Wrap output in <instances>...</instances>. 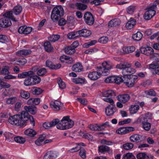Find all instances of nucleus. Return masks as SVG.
Instances as JSON below:
<instances>
[{
  "label": "nucleus",
  "instance_id": "28",
  "mask_svg": "<svg viewBox=\"0 0 159 159\" xmlns=\"http://www.w3.org/2000/svg\"><path fill=\"white\" fill-rule=\"evenodd\" d=\"M32 76H28L24 80V84L26 86L34 85V82L32 81Z\"/></svg>",
  "mask_w": 159,
  "mask_h": 159
},
{
  "label": "nucleus",
  "instance_id": "5",
  "mask_svg": "<svg viewBox=\"0 0 159 159\" xmlns=\"http://www.w3.org/2000/svg\"><path fill=\"white\" fill-rule=\"evenodd\" d=\"M20 117L25 125H26L27 122L29 120L30 123L32 124L33 126H34L35 121L33 117L29 115L26 111H23L20 115Z\"/></svg>",
  "mask_w": 159,
  "mask_h": 159
},
{
  "label": "nucleus",
  "instance_id": "10",
  "mask_svg": "<svg viewBox=\"0 0 159 159\" xmlns=\"http://www.w3.org/2000/svg\"><path fill=\"white\" fill-rule=\"evenodd\" d=\"M117 99L119 101L125 103L128 102L130 99V96L127 94H120L117 97Z\"/></svg>",
  "mask_w": 159,
  "mask_h": 159
},
{
  "label": "nucleus",
  "instance_id": "1",
  "mask_svg": "<svg viewBox=\"0 0 159 159\" xmlns=\"http://www.w3.org/2000/svg\"><path fill=\"white\" fill-rule=\"evenodd\" d=\"M130 65L127 63H120L116 66V68L122 70V73L123 75V82L129 87L133 86L135 83V81L138 78V76L135 75H130L135 72L134 69L130 67Z\"/></svg>",
  "mask_w": 159,
  "mask_h": 159
},
{
  "label": "nucleus",
  "instance_id": "53",
  "mask_svg": "<svg viewBox=\"0 0 159 159\" xmlns=\"http://www.w3.org/2000/svg\"><path fill=\"white\" fill-rule=\"evenodd\" d=\"M116 132L120 134H124L127 133L125 127H122L116 130Z\"/></svg>",
  "mask_w": 159,
  "mask_h": 159
},
{
  "label": "nucleus",
  "instance_id": "50",
  "mask_svg": "<svg viewBox=\"0 0 159 159\" xmlns=\"http://www.w3.org/2000/svg\"><path fill=\"white\" fill-rule=\"evenodd\" d=\"M60 38V36L59 35H54L48 38L49 40L52 42H55L57 41Z\"/></svg>",
  "mask_w": 159,
  "mask_h": 159
},
{
  "label": "nucleus",
  "instance_id": "46",
  "mask_svg": "<svg viewBox=\"0 0 159 159\" xmlns=\"http://www.w3.org/2000/svg\"><path fill=\"white\" fill-rule=\"evenodd\" d=\"M143 128L146 131H149L151 127V124L147 121H143Z\"/></svg>",
  "mask_w": 159,
  "mask_h": 159
},
{
  "label": "nucleus",
  "instance_id": "21",
  "mask_svg": "<svg viewBox=\"0 0 159 159\" xmlns=\"http://www.w3.org/2000/svg\"><path fill=\"white\" fill-rule=\"evenodd\" d=\"M100 76V75L98 72L93 71L89 73L88 75V77L92 80L98 79Z\"/></svg>",
  "mask_w": 159,
  "mask_h": 159
},
{
  "label": "nucleus",
  "instance_id": "45",
  "mask_svg": "<svg viewBox=\"0 0 159 159\" xmlns=\"http://www.w3.org/2000/svg\"><path fill=\"white\" fill-rule=\"evenodd\" d=\"M135 157L131 153H127L123 156L122 159H135Z\"/></svg>",
  "mask_w": 159,
  "mask_h": 159
},
{
  "label": "nucleus",
  "instance_id": "29",
  "mask_svg": "<svg viewBox=\"0 0 159 159\" xmlns=\"http://www.w3.org/2000/svg\"><path fill=\"white\" fill-rule=\"evenodd\" d=\"M12 12V11H10L6 12L3 15V16H4V17H7L8 19H9V20L11 19L12 20L15 22L17 21L18 20H16L13 16Z\"/></svg>",
  "mask_w": 159,
  "mask_h": 159
},
{
  "label": "nucleus",
  "instance_id": "58",
  "mask_svg": "<svg viewBox=\"0 0 159 159\" xmlns=\"http://www.w3.org/2000/svg\"><path fill=\"white\" fill-rule=\"evenodd\" d=\"M135 9V7L134 6H131L128 7L126 9V11L129 14H133Z\"/></svg>",
  "mask_w": 159,
  "mask_h": 159
},
{
  "label": "nucleus",
  "instance_id": "59",
  "mask_svg": "<svg viewBox=\"0 0 159 159\" xmlns=\"http://www.w3.org/2000/svg\"><path fill=\"white\" fill-rule=\"evenodd\" d=\"M79 155L82 158L85 159L86 158V151L84 149H81L79 152Z\"/></svg>",
  "mask_w": 159,
  "mask_h": 159
},
{
  "label": "nucleus",
  "instance_id": "51",
  "mask_svg": "<svg viewBox=\"0 0 159 159\" xmlns=\"http://www.w3.org/2000/svg\"><path fill=\"white\" fill-rule=\"evenodd\" d=\"M114 78V82L117 84H120L121 82H123L124 78L119 76H113Z\"/></svg>",
  "mask_w": 159,
  "mask_h": 159
},
{
  "label": "nucleus",
  "instance_id": "13",
  "mask_svg": "<svg viewBox=\"0 0 159 159\" xmlns=\"http://www.w3.org/2000/svg\"><path fill=\"white\" fill-rule=\"evenodd\" d=\"M61 103L57 100H55L54 102L52 101L51 102V106L54 111H58L60 109V107L62 106Z\"/></svg>",
  "mask_w": 159,
  "mask_h": 159
},
{
  "label": "nucleus",
  "instance_id": "26",
  "mask_svg": "<svg viewBox=\"0 0 159 159\" xmlns=\"http://www.w3.org/2000/svg\"><path fill=\"white\" fill-rule=\"evenodd\" d=\"M19 115L18 114L15 115L13 116H10L8 119L9 122L12 125H15L16 121H17Z\"/></svg>",
  "mask_w": 159,
  "mask_h": 159
},
{
  "label": "nucleus",
  "instance_id": "6",
  "mask_svg": "<svg viewBox=\"0 0 159 159\" xmlns=\"http://www.w3.org/2000/svg\"><path fill=\"white\" fill-rule=\"evenodd\" d=\"M85 23L88 25H93L94 22V19L93 15L90 12H86L84 16Z\"/></svg>",
  "mask_w": 159,
  "mask_h": 159
},
{
  "label": "nucleus",
  "instance_id": "33",
  "mask_svg": "<svg viewBox=\"0 0 159 159\" xmlns=\"http://www.w3.org/2000/svg\"><path fill=\"white\" fill-rule=\"evenodd\" d=\"M44 46L45 50L47 52H51L53 49V48L48 41L45 42L44 44Z\"/></svg>",
  "mask_w": 159,
  "mask_h": 159
},
{
  "label": "nucleus",
  "instance_id": "34",
  "mask_svg": "<svg viewBox=\"0 0 159 159\" xmlns=\"http://www.w3.org/2000/svg\"><path fill=\"white\" fill-rule=\"evenodd\" d=\"M45 134L40 135L39 138L35 141V143L38 146H40L42 144L45 138Z\"/></svg>",
  "mask_w": 159,
  "mask_h": 159
},
{
  "label": "nucleus",
  "instance_id": "9",
  "mask_svg": "<svg viewBox=\"0 0 159 159\" xmlns=\"http://www.w3.org/2000/svg\"><path fill=\"white\" fill-rule=\"evenodd\" d=\"M32 29L31 27H27L25 25L20 26L18 30V32L20 34H30L32 31Z\"/></svg>",
  "mask_w": 159,
  "mask_h": 159
},
{
  "label": "nucleus",
  "instance_id": "17",
  "mask_svg": "<svg viewBox=\"0 0 159 159\" xmlns=\"http://www.w3.org/2000/svg\"><path fill=\"white\" fill-rule=\"evenodd\" d=\"M34 74L33 71H26L18 74V77L20 79H23L28 76H32Z\"/></svg>",
  "mask_w": 159,
  "mask_h": 159
},
{
  "label": "nucleus",
  "instance_id": "41",
  "mask_svg": "<svg viewBox=\"0 0 159 159\" xmlns=\"http://www.w3.org/2000/svg\"><path fill=\"white\" fill-rule=\"evenodd\" d=\"M31 91L33 94L39 95L42 93L43 90L39 88L34 87L32 88Z\"/></svg>",
  "mask_w": 159,
  "mask_h": 159
},
{
  "label": "nucleus",
  "instance_id": "64",
  "mask_svg": "<svg viewBox=\"0 0 159 159\" xmlns=\"http://www.w3.org/2000/svg\"><path fill=\"white\" fill-rule=\"evenodd\" d=\"M146 94L152 96H155L156 95V93L155 91L152 89L146 91L145 92Z\"/></svg>",
  "mask_w": 159,
  "mask_h": 159
},
{
  "label": "nucleus",
  "instance_id": "25",
  "mask_svg": "<svg viewBox=\"0 0 159 159\" xmlns=\"http://www.w3.org/2000/svg\"><path fill=\"white\" fill-rule=\"evenodd\" d=\"M136 23V20L131 18L126 24V27L127 29H131L133 28Z\"/></svg>",
  "mask_w": 159,
  "mask_h": 159
},
{
  "label": "nucleus",
  "instance_id": "15",
  "mask_svg": "<svg viewBox=\"0 0 159 159\" xmlns=\"http://www.w3.org/2000/svg\"><path fill=\"white\" fill-rule=\"evenodd\" d=\"M131 141L133 142H139L143 141L144 139L143 138V136L139 134H134L130 137Z\"/></svg>",
  "mask_w": 159,
  "mask_h": 159
},
{
  "label": "nucleus",
  "instance_id": "62",
  "mask_svg": "<svg viewBox=\"0 0 159 159\" xmlns=\"http://www.w3.org/2000/svg\"><path fill=\"white\" fill-rule=\"evenodd\" d=\"M58 83L59 87L61 89H64L66 87L65 84L62 81L61 79H60V80L58 81Z\"/></svg>",
  "mask_w": 159,
  "mask_h": 159
},
{
  "label": "nucleus",
  "instance_id": "43",
  "mask_svg": "<svg viewBox=\"0 0 159 159\" xmlns=\"http://www.w3.org/2000/svg\"><path fill=\"white\" fill-rule=\"evenodd\" d=\"M110 150V148L106 145H102L98 147V151L101 153L107 152Z\"/></svg>",
  "mask_w": 159,
  "mask_h": 159
},
{
  "label": "nucleus",
  "instance_id": "36",
  "mask_svg": "<svg viewBox=\"0 0 159 159\" xmlns=\"http://www.w3.org/2000/svg\"><path fill=\"white\" fill-rule=\"evenodd\" d=\"M135 47L133 46L124 47L123 48V51L125 53H132L135 50Z\"/></svg>",
  "mask_w": 159,
  "mask_h": 159
},
{
  "label": "nucleus",
  "instance_id": "38",
  "mask_svg": "<svg viewBox=\"0 0 159 159\" xmlns=\"http://www.w3.org/2000/svg\"><path fill=\"white\" fill-rule=\"evenodd\" d=\"M143 35L140 32H137L133 35L132 38L135 41H139L142 38Z\"/></svg>",
  "mask_w": 159,
  "mask_h": 159
},
{
  "label": "nucleus",
  "instance_id": "7",
  "mask_svg": "<svg viewBox=\"0 0 159 159\" xmlns=\"http://www.w3.org/2000/svg\"><path fill=\"white\" fill-rule=\"evenodd\" d=\"M116 111V108L115 105H109L106 108L105 112L107 116H111L114 114Z\"/></svg>",
  "mask_w": 159,
  "mask_h": 159
},
{
  "label": "nucleus",
  "instance_id": "24",
  "mask_svg": "<svg viewBox=\"0 0 159 159\" xmlns=\"http://www.w3.org/2000/svg\"><path fill=\"white\" fill-rule=\"evenodd\" d=\"M137 159H152L153 157L149 156L145 153H140L137 154Z\"/></svg>",
  "mask_w": 159,
  "mask_h": 159
},
{
  "label": "nucleus",
  "instance_id": "11",
  "mask_svg": "<svg viewBox=\"0 0 159 159\" xmlns=\"http://www.w3.org/2000/svg\"><path fill=\"white\" fill-rule=\"evenodd\" d=\"M140 51L142 53L147 56L153 54L154 53L153 49L150 47H147L146 48L141 47Z\"/></svg>",
  "mask_w": 159,
  "mask_h": 159
},
{
  "label": "nucleus",
  "instance_id": "31",
  "mask_svg": "<svg viewBox=\"0 0 159 159\" xmlns=\"http://www.w3.org/2000/svg\"><path fill=\"white\" fill-rule=\"evenodd\" d=\"M24 133L25 135L30 137H34L36 134V132L34 130L31 129H26Z\"/></svg>",
  "mask_w": 159,
  "mask_h": 159
},
{
  "label": "nucleus",
  "instance_id": "8",
  "mask_svg": "<svg viewBox=\"0 0 159 159\" xmlns=\"http://www.w3.org/2000/svg\"><path fill=\"white\" fill-rule=\"evenodd\" d=\"M12 23L11 20L7 17H3L0 19V27L6 28L11 26Z\"/></svg>",
  "mask_w": 159,
  "mask_h": 159
},
{
  "label": "nucleus",
  "instance_id": "39",
  "mask_svg": "<svg viewBox=\"0 0 159 159\" xmlns=\"http://www.w3.org/2000/svg\"><path fill=\"white\" fill-rule=\"evenodd\" d=\"M75 6L77 7L78 10L81 11L84 10L87 7V5L81 3H76Z\"/></svg>",
  "mask_w": 159,
  "mask_h": 159
},
{
  "label": "nucleus",
  "instance_id": "63",
  "mask_svg": "<svg viewBox=\"0 0 159 159\" xmlns=\"http://www.w3.org/2000/svg\"><path fill=\"white\" fill-rule=\"evenodd\" d=\"M159 65V60L153 64H152L149 65V68L150 69H154L157 68L158 66Z\"/></svg>",
  "mask_w": 159,
  "mask_h": 159
},
{
  "label": "nucleus",
  "instance_id": "55",
  "mask_svg": "<svg viewBox=\"0 0 159 159\" xmlns=\"http://www.w3.org/2000/svg\"><path fill=\"white\" fill-rule=\"evenodd\" d=\"M47 70L45 68H42L39 70L37 72V74L39 76H42L47 73Z\"/></svg>",
  "mask_w": 159,
  "mask_h": 159
},
{
  "label": "nucleus",
  "instance_id": "32",
  "mask_svg": "<svg viewBox=\"0 0 159 159\" xmlns=\"http://www.w3.org/2000/svg\"><path fill=\"white\" fill-rule=\"evenodd\" d=\"M97 68L98 69V72L100 75H102V76H105L108 75L109 72L106 70V69L104 68L103 67L99 66L97 67Z\"/></svg>",
  "mask_w": 159,
  "mask_h": 159
},
{
  "label": "nucleus",
  "instance_id": "52",
  "mask_svg": "<svg viewBox=\"0 0 159 159\" xmlns=\"http://www.w3.org/2000/svg\"><path fill=\"white\" fill-rule=\"evenodd\" d=\"M133 147L134 145L131 143H126L123 146V148L126 150L131 149L133 148Z\"/></svg>",
  "mask_w": 159,
  "mask_h": 159
},
{
  "label": "nucleus",
  "instance_id": "48",
  "mask_svg": "<svg viewBox=\"0 0 159 159\" xmlns=\"http://www.w3.org/2000/svg\"><path fill=\"white\" fill-rule=\"evenodd\" d=\"M17 98L16 97H11L7 99L6 102L8 104H13L16 101Z\"/></svg>",
  "mask_w": 159,
  "mask_h": 159
},
{
  "label": "nucleus",
  "instance_id": "60",
  "mask_svg": "<svg viewBox=\"0 0 159 159\" xmlns=\"http://www.w3.org/2000/svg\"><path fill=\"white\" fill-rule=\"evenodd\" d=\"M108 41V38L106 37H102L100 38L98 42L102 44H105L107 43Z\"/></svg>",
  "mask_w": 159,
  "mask_h": 159
},
{
  "label": "nucleus",
  "instance_id": "18",
  "mask_svg": "<svg viewBox=\"0 0 159 159\" xmlns=\"http://www.w3.org/2000/svg\"><path fill=\"white\" fill-rule=\"evenodd\" d=\"M79 36L87 37L89 36L91 34V31L86 29H83L78 30Z\"/></svg>",
  "mask_w": 159,
  "mask_h": 159
},
{
  "label": "nucleus",
  "instance_id": "14",
  "mask_svg": "<svg viewBox=\"0 0 159 159\" xmlns=\"http://www.w3.org/2000/svg\"><path fill=\"white\" fill-rule=\"evenodd\" d=\"M58 156V153L54 151L48 152L44 155L43 159H51L56 158Z\"/></svg>",
  "mask_w": 159,
  "mask_h": 159
},
{
  "label": "nucleus",
  "instance_id": "23",
  "mask_svg": "<svg viewBox=\"0 0 159 159\" xmlns=\"http://www.w3.org/2000/svg\"><path fill=\"white\" fill-rule=\"evenodd\" d=\"M103 96L106 98H111L114 97L116 96L115 92L112 90H108L105 91L102 93Z\"/></svg>",
  "mask_w": 159,
  "mask_h": 159
},
{
  "label": "nucleus",
  "instance_id": "16",
  "mask_svg": "<svg viewBox=\"0 0 159 159\" xmlns=\"http://www.w3.org/2000/svg\"><path fill=\"white\" fill-rule=\"evenodd\" d=\"M24 108L25 111L28 113L29 112L31 114L34 115L36 113V107L34 105L29 106H25Z\"/></svg>",
  "mask_w": 159,
  "mask_h": 159
},
{
  "label": "nucleus",
  "instance_id": "20",
  "mask_svg": "<svg viewBox=\"0 0 159 159\" xmlns=\"http://www.w3.org/2000/svg\"><path fill=\"white\" fill-rule=\"evenodd\" d=\"M121 23V21L120 19L118 18L112 19L110 20L108 23L109 26L116 27L119 26Z\"/></svg>",
  "mask_w": 159,
  "mask_h": 159
},
{
  "label": "nucleus",
  "instance_id": "30",
  "mask_svg": "<svg viewBox=\"0 0 159 159\" xmlns=\"http://www.w3.org/2000/svg\"><path fill=\"white\" fill-rule=\"evenodd\" d=\"M79 36L78 31L76 32H71L67 34V38L69 39H74Z\"/></svg>",
  "mask_w": 159,
  "mask_h": 159
},
{
  "label": "nucleus",
  "instance_id": "61",
  "mask_svg": "<svg viewBox=\"0 0 159 159\" xmlns=\"http://www.w3.org/2000/svg\"><path fill=\"white\" fill-rule=\"evenodd\" d=\"M152 117L151 113H148L145 114V116L143 117L144 121H148V120H151L152 119Z\"/></svg>",
  "mask_w": 159,
  "mask_h": 159
},
{
  "label": "nucleus",
  "instance_id": "22",
  "mask_svg": "<svg viewBox=\"0 0 159 159\" xmlns=\"http://www.w3.org/2000/svg\"><path fill=\"white\" fill-rule=\"evenodd\" d=\"M31 51L29 49H23L18 51L16 53L17 56L23 57L31 53Z\"/></svg>",
  "mask_w": 159,
  "mask_h": 159
},
{
  "label": "nucleus",
  "instance_id": "57",
  "mask_svg": "<svg viewBox=\"0 0 159 159\" xmlns=\"http://www.w3.org/2000/svg\"><path fill=\"white\" fill-rule=\"evenodd\" d=\"M97 42V41L95 40H92L87 43H84L83 46L85 48H88L91 46L94 45Z\"/></svg>",
  "mask_w": 159,
  "mask_h": 159
},
{
  "label": "nucleus",
  "instance_id": "27",
  "mask_svg": "<svg viewBox=\"0 0 159 159\" xmlns=\"http://www.w3.org/2000/svg\"><path fill=\"white\" fill-rule=\"evenodd\" d=\"M102 67L106 69V70H108L112 68L113 65L110 61H104L102 64Z\"/></svg>",
  "mask_w": 159,
  "mask_h": 159
},
{
  "label": "nucleus",
  "instance_id": "47",
  "mask_svg": "<svg viewBox=\"0 0 159 159\" xmlns=\"http://www.w3.org/2000/svg\"><path fill=\"white\" fill-rule=\"evenodd\" d=\"M15 125L20 126V127L25 125L24 122L22 120V119L20 118V115H19V116H18V118H17V121H16Z\"/></svg>",
  "mask_w": 159,
  "mask_h": 159
},
{
  "label": "nucleus",
  "instance_id": "54",
  "mask_svg": "<svg viewBox=\"0 0 159 159\" xmlns=\"http://www.w3.org/2000/svg\"><path fill=\"white\" fill-rule=\"evenodd\" d=\"M72 80L74 83L76 84L84 83V79L80 78H74Z\"/></svg>",
  "mask_w": 159,
  "mask_h": 159
},
{
  "label": "nucleus",
  "instance_id": "19",
  "mask_svg": "<svg viewBox=\"0 0 159 159\" xmlns=\"http://www.w3.org/2000/svg\"><path fill=\"white\" fill-rule=\"evenodd\" d=\"M73 71L76 72H80L83 70V66L80 62H78L74 64L72 68Z\"/></svg>",
  "mask_w": 159,
  "mask_h": 159
},
{
  "label": "nucleus",
  "instance_id": "56",
  "mask_svg": "<svg viewBox=\"0 0 159 159\" xmlns=\"http://www.w3.org/2000/svg\"><path fill=\"white\" fill-rule=\"evenodd\" d=\"M27 62V60L25 59H22L21 60H16L15 63L18 65L22 66Z\"/></svg>",
  "mask_w": 159,
  "mask_h": 159
},
{
  "label": "nucleus",
  "instance_id": "4",
  "mask_svg": "<svg viewBox=\"0 0 159 159\" xmlns=\"http://www.w3.org/2000/svg\"><path fill=\"white\" fill-rule=\"evenodd\" d=\"M156 9V5H150L146 9L148 10L145 12L144 15V17L146 20H148L152 18L155 15Z\"/></svg>",
  "mask_w": 159,
  "mask_h": 159
},
{
  "label": "nucleus",
  "instance_id": "42",
  "mask_svg": "<svg viewBox=\"0 0 159 159\" xmlns=\"http://www.w3.org/2000/svg\"><path fill=\"white\" fill-rule=\"evenodd\" d=\"M65 50V52L70 55L73 54L75 51V49L71 46L66 48Z\"/></svg>",
  "mask_w": 159,
  "mask_h": 159
},
{
  "label": "nucleus",
  "instance_id": "12",
  "mask_svg": "<svg viewBox=\"0 0 159 159\" xmlns=\"http://www.w3.org/2000/svg\"><path fill=\"white\" fill-rule=\"evenodd\" d=\"M59 122V120L58 119H56L53 120L51 122H45L43 123V127L45 129H48L49 128L52 127L57 125Z\"/></svg>",
  "mask_w": 159,
  "mask_h": 159
},
{
  "label": "nucleus",
  "instance_id": "35",
  "mask_svg": "<svg viewBox=\"0 0 159 159\" xmlns=\"http://www.w3.org/2000/svg\"><path fill=\"white\" fill-rule=\"evenodd\" d=\"M139 109V106L136 105L131 106L129 110L130 114H133L136 113Z\"/></svg>",
  "mask_w": 159,
  "mask_h": 159
},
{
  "label": "nucleus",
  "instance_id": "44",
  "mask_svg": "<svg viewBox=\"0 0 159 159\" xmlns=\"http://www.w3.org/2000/svg\"><path fill=\"white\" fill-rule=\"evenodd\" d=\"M14 140L16 142L21 144L24 143L26 141L25 138L20 136L15 137Z\"/></svg>",
  "mask_w": 159,
  "mask_h": 159
},
{
  "label": "nucleus",
  "instance_id": "49",
  "mask_svg": "<svg viewBox=\"0 0 159 159\" xmlns=\"http://www.w3.org/2000/svg\"><path fill=\"white\" fill-rule=\"evenodd\" d=\"M33 75L32 78V81L34 82V85L39 83L41 81V79L39 77L36 75Z\"/></svg>",
  "mask_w": 159,
  "mask_h": 159
},
{
  "label": "nucleus",
  "instance_id": "2",
  "mask_svg": "<svg viewBox=\"0 0 159 159\" xmlns=\"http://www.w3.org/2000/svg\"><path fill=\"white\" fill-rule=\"evenodd\" d=\"M74 124V121L70 119V116H67L64 117L56 126L58 129L66 130L72 127Z\"/></svg>",
  "mask_w": 159,
  "mask_h": 159
},
{
  "label": "nucleus",
  "instance_id": "3",
  "mask_svg": "<svg viewBox=\"0 0 159 159\" xmlns=\"http://www.w3.org/2000/svg\"><path fill=\"white\" fill-rule=\"evenodd\" d=\"M64 15L63 8L61 6H58L54 7L51 13V17L54 22L58 21L61 17Z\"/></svg>",
  "mask_w": 159,
  "mask_h": 159
},
{
  "label": "nucleus",
  "instance_id": "40",
  "mask_svg": "<svg viewBox=\"0 0 159 159\" xmlns=\"http://www.w3.org/2000/svg\"><path fill=\"white\" fill-rule=\"evenodd\" d=\"M20 94L21 98L25 99H28L30 97V93L28 91L24 90L20 91Z\"/></svg>",
  "mask_w": 159,
  "mask_h": 159
},
{
  "label": "nucleus",
  "instance_id": "37",
  "mask_svg": "<svg viewBox=\"0 0 159 159\" xmlns=\"http://www.w3.org/2000/svg\"><path fill=\"white\" fill-rule=\"evenodd\" d=\"M22 10V7L20 5H17L14 7L13 9V11L15 15H18L21 12Z\"/></svg>",
  "mask_w": 159,
  "mask_h": 159
}]
</instances>
